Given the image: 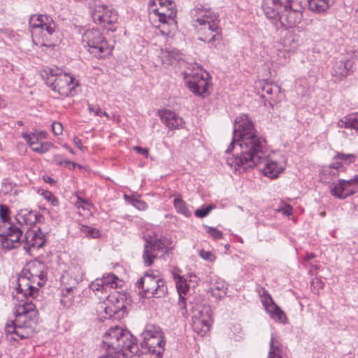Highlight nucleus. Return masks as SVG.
Returning a JSON list of instances; mask_svg holds the SVG:
<instances>
[{
	"instance_id": "f704fd0d",
	"label": "nucleus",
	"mask_w": 358,
	"mask_h": 358,
	"mask_svg": "<svg viewBox=\"0 0 358 358\" xmlns=\"http://www.w3.org/2000/svg\"><path fill=\"white\" fill-rule=\"evenodd\" d=\"M174 206L178 213L185 215V217H188L191 215L185 202L181 199L176 198L174 199Z\"/></svg>"
},
{
	"instance_id": "6e6d98bb",
	"label": "nucleus",
	"mask_w": 358,
	"mask_h": 358,
	"mask_svg": "<svg viewBox=\"0 0 358 358\" xmlns=\"http://www.w3.org/2000/svg\"><path fill=\"white\" fill-rule=\"evenodd\" d=\"M278 210L280 212H282L284 215H289L292 213L293 208L291 206L287 205L284 208H282Z\"/></svg>"
},
{
	"instance_id": "9b49d317",
	"label": "nucleus",
	"mask_w": 358,
	"mask_h": 358,
	"mask_svg": "<svg viewBox=\"0 0 358 358\" xmlns=\"http://www.w3.org/2000/svg\"><path fill=\"white\" fill-rule=\"evenodd\" d=\"M90 15L94 23L106 28L107 24H113L117 20V13L108 6L99 2H94L90 6Z\"/></svg>"
},
{
	"instance_id": "e2e57ef3",
	"label": "nucleus",
	"mask_w": 358,
	"mask_h": 358,
	"mask_svg": "<svg viewBox=\"0 0 358 358\" xmlns=\"http://www.w3.org/2000/svg\"><path fill=\"white\" fill-rule=\"evenodd\" d=\"M104 310H105L106 313L110 315H111L112 313H115L117 312V308L112 309L111 308H109V307H105Z\"/></svg>"
},
{
	"instance_id": "a19ab883",
	"label": "nucleus",
	"mask_w": 358,
	"mask_h": 358,
	"mask_svg": "<svg viewBox=\"0 0 358 358\" xmlns=\"http://www.w3.org/2000/svg\"><path fill=\"white\" fill-rule=\"evenodd\" d=\"M125 199H128L129 203L138 210H145L148 207L145 202L141 201L138 199L128 197L127 195H125Z\"/></svg>"
},
{
	"instance_id": "cd10ccee",
	"label": "nucleus",
	"mask_w": 358,
	"mask_h": 358,
	"mask_svg": "<svg viewBox=\"0 0 358 358\" xmlns=\"http://www.w3.org/2000/svg\"><path fill=\"white\" fill-rule=\"evenodd\" d=\"M267 313H268L271 318L280 323L285 324L287 320L285 313L277 305H272L271 307H269Z\"/></svg>"
},
{
	"instance_id": "f8f14e48",
	"label": "nucleus",
	"mask_w": 358,
	"mask_h": 358,
	"mask_svg": "<svg viewBox=\"0 0 358 358\" xmlns=\"http://www.w3.org/2000/svg\"><path fill=\"white\" fill-rule=\"evenodd\" d=\"M330 192L340 199L358 192V175L350 180H339L336 184L330 186Z\"/></svg>"
},
{
	"instance_id": "8fccbe9b",
	"label": "nucleus",
	"mask_w": 358,
	"mask_h": 358,
	"mask_svg": "<svg viewBox=\"0 0 358 358\" xmlns=\"http://www.w3.org/2000/svg\"><path fill=\"white\" fill-rule=\"evenodd\" d=\"M52 130L55 135L62 134L63 131V126L60 122H55L52 124Z\"/></svg>"
},
{
	"instance_id": "f257e3e1",
	"label": "nucleus",
	"mask_w": 358,
	"mask_h": 358,
	"mask_svg": "<svg viewBox=\"0 0 358 358\" xmlns=\"http://www.w3.org/2000/svg\"><path fill=\"white\" fill-rule=\"evenodd\" d=\"M226 152H234L233 156L227 158V163L239 173L252 169L268 156L266 139L257 134L247 115L236 119L233 138Z\"/></svg>"
},
{
	"instance_id": "7ed1b4c3",
	"label": "nucleus",
	"mask_w": 358,
	"mask_h": 358,
	"mask_svg": "<svg viewBox=\"0 0 358 358\" xmlns=\"http://www.w3.org/2000/svg\"><path fill=\"white\" fill-rule=\"evenodd\" d=\"M190 16L195 23L194 26L199 34V40L208 43L210 47H217L222 39L218 15L199 4L191 10Z\"/></svg>"
},
{
	"instance_id": "774afa93",
	"label": "nucleus",
	"mask_w": 358,
	"mask_h": 358,
	"mask_svg": "<svg viewBox=\"0 0 358 358\" xmlns=\"http://www.w3.org/2000/svg\"><path fill=\"white\" fill-rule=\"evenodd\" d=\"M101 115H104L108 118L109 117V115L106 112H101Z\"/></svg>"
},
{
	"instance_id": "dca6fc26",
	"label": "nucleus",
	"mask_w": 358,
	"mask_h": 358,
	"mask_svg": "<svg viewBox=\"0 0 358 358\" xmlns=\"http://www.w3.org/2000/svg\"><path fill=\"white\" fill-rule=\"evenodd\" d=\"M169 7H157L156 1H152L148 5V9L150 13L159 17V21L163 24L169 23V21L174 22L176 16L175 3H169Z\"/></svg>"
},
{
	"instance_id": "1a4fd4ad",
	"label": "nucleus",
	"mask_w": 358,
	"mask_h": 358,
	"mask_svg": "<svg viewBox=\"0 0 358 358\" xmlns=\"http://www.w3.org/2000/svg\"><path fill=\"white\" fill-rule=\"evenodd\" d=\"M83 41L87 43L90 53L98 58H102L109 55L112 51V48L107 41L97 29L87 30L83 35Z\"/></svg>"
},
{
	"instance_id": "bb28decb",
	"label": "nucleus",
	"mask_w": 358,
	"mask_h": 358,
	"mask_svg": "<svg viewBox=\"0 0 358 358\" xmlns=\"http://www.w3.org/2000/svg\"><path fill=\"white\" fill-rule=\"evenodd\" d=\"M227 285L226 282L222 280H217L211 286L210 292L213 296L217 298H222L227 294Z\"/></svg>"
},
{
	"instance_id": "c756f323",
	"label": "nucleus",
	"mask_w": 358,
	"mask_h": 358,
	"mask_svg": "<svg viewBox=\"0 0 358 358\" xmlns=\"http://www.w3.org/2000/svg\"><path fill=\"white\" fill-rule=\"evenodd\" d=\"M60 303L66 308H69L73 305V287H66L62 291Z\"/></svg>"
},
{
	"instance_id": "7c9ffc66",
	"label": "nucleus",
	"mask_w": 358,
	"mask_h": 358,
	"mask_svg": "<svg viewBox=\"0 0 358 358\" xmlns=\"http://www.w3.org/2000/svg\"><path fill=\"white\" fill-rule=\"evenodd\" d=\"M282 353L281 345L271 336L268 358H282Z\"/></svg>"
},
{
	"instance_id": "052dcab7",
	"label": "nucleus",
	"mask_w": 358,
	"mask_h": 358,
	"mask_svg": "<svg viewBox=\"0 0 358 358\" xmlns=\"http://www.w3.org/2000/svg\"><path fill=\"white\" fill-rule=\"evenodd\" d=\"M342 166V164L341 162H334L332 163L329 167L331 168V169H338L339 168H341Z\"/></svg>"
},
{
	"instance_id": "a211bd4d",
	"label": "nucleus",
	"mask_w": 358,
	"mask_h": 358,
	"mask_svg": "<svg viewBox=\"0 0 358 358\" xmlns=\"http://www.w3.org/2000/svg\"><path fill=\"white\" fill-rule=\"evenodd\" d=\"M201 315L195 317L192 322V328L199 336H203L210 330L211 315L209 307H203L200 311Z\"/></svg>"
},
{
	"instance_id": "ea45409f",
	"label": "nucleus",
	"mask_w": 358,
	"mask_h": 358,
	"mask_svg": "<svg viewBox=\"0 0 358 358\" xmlns=\"http://www.w3.org/2000/svg\"><path fill=\"white\" fill-rule=\"evenodd\" d=\"M215 206L213 204H210L208 206H202L197 210H196L194 214L197 217L203 218L206 217L210 211L214 209Z\"/></svg>"
},
{
	"instance_id": "4c0bfd02",
	"label": "nucleus",
	"mask_w": 358,
	"mask_h": 358,
	"mask_svg": "<svg viewBox=\"0 0 358 358\" xmlns=\"http://www.w3.org/2000/svg\"><path fill=\"white\" fill-rule=\"evenodd\" d=\"M54 160L57 164L69 168V169H74L76 167L79 166V165L75 162H71L68 159H62V157L60 155L55 156Z\"/></svg>"
},
{
	"instance_id": "5fc2aeb1",
	"label": "nucleus",
	"mask_w": 358,
	"mask_h": 358,
	"mask_svg": "<svg viewBox=\"0 0 358 358\" xmlns=\"http://www.w3.org/2000/svg\"><path fill=\"white\" fill-rule=\"evenodd\" d=\"M88 109L90 111L94 112L96 115L101 116V110L99 106L89 105Z\"/></svg>"
},
{
	"instance_id": "aec40b11",
	"label": "nucleus",
	"mask_w": 358,
	"mask_h": 358,
	"mask_svg": "<svg viewBox=\"0 0 358 358\" xmlns=\"http://www.w3.org/2000/svg\"><path fill=\"white\" fill-rule=\"evenodd\" d=\"M256 164L259 170L266 176L271 178H275L282 171V168L276 162L270 160L268 155L265 157V160Z\"/></svg>"
},
{
	"instance_id": "69168bd1",
	"label": "nucleus",
	"mask_w": 358,
	"mask_h": 358,
	"mask_svg": "<svg viewBox=\"0 0 358 358\" xmlns=\"http://www.w3.org/2000/svg\"><path fill=\"white\" fill-rule=\"evenodd\" d=\"M44 180H45V181L46 182H48V183H51V184H52V183H54V182H55L54 179H53V178H52L51 177H49V176H48V177L45 178H44Z\"/></svg>"
},
{
	"instance_id": "13d9d810",
	"label": "nucleus",
	"mask_w": 358,
	"mask_h": 358,
	"mask_svg": "<svg viewBox=\"0 0 358 358\" xmlns=\"http://www.w3.org/2000/svg\"><path fill=\"white\" fill-rule=\"evenodd\" d=\"M35 133L37 134V136L40 141L45 139L48 136L47 133L45 131H35Z\"/></svg>"
},
{
	"instance_id": "bf43d9fd",
	"label": "nucleus",
	"mask_w": 358,
	"mask_h": 358,
	"mask_svg": "<svg viewBox=\"0 0 358 358\" xmlns=\"http://www.w3.org/2000/svg\"><path fill=\"white\" fill-rule=\"evenodd\" d=\"M73 142L77 148H78L80 150L82 149L83 145L80 139H79L78 137H75L73 139Z\"/></svg>"
},
{
	"instance_id": "2eb2a0df",
	"label": "nucleus",
	"mask_w": 358,
	"mask_h": 358,
	"mask_svg": "<svg viewBox=\"0 0 358 358\" xmlns=\"http://www.w3.org/2000/svg\"><path fill=\"white\" fill-rule=\"evenodd\" d=\"M24 239V249L29 254L32 250L43 247L46 241L45 236L39 227L37 229H29L25 233Z\"/></svg>"
},
{
	"instance_id": "a18cd8bd",
	"label": "nucleus",
	"mask_w": 358,
	"mask_h": 358,
	"mask_svg": "<svg viewBox=\"0 0 358 358\" xmlns=\"http://www.w3.org/2000/svg\"><path fill=\"white\" fill-rule=\"evenodd\" d=\"M208 234L215 240H220L222 238V232L218 230L217 228L207 227Z\"/></svg>"
},
{
	"instance_id": "680f3d73",
	"label": "nucleus",
	"mask_w": 358,
	"mask_h": 358,
	"mask_svg": "<svg viewBox=\"0 0 358 358\" xmlns=\"http://www.w3.org/2000/svg\"><path fill=\"white\" fill-rule=\"evenodd\" d=\"M313 285H315V287H318V288H322V282L321 280L318 279V278H315L313 281Z\"/></svg>"
},
{
	"instance_id": "6e6552de",
	"label": "nucleus",
	"mask_w": 358,
	"mask_h": 358,
	"mask_svg": "<svg viewBox=\"0 0 358 358\" xmlns=\"http://www.w3.org/2000/svg\"><path fill=\"white\" fill-rule=\"evenodd\" d=\"M136 286L143 292L145 297L160 298L167 293L165 281L159 276L146 273L136 282Z\"/></svg>"
},
{
	"instance_id": "393cba45",
	"label": "nucleus",
	"mask_w": 358,
	"mask_h": 358,
	"mask_svg": "<svg viewBox=\"0 0 358 358\" xmlns=\"http://www.w3.org/2000/svg\"><path fill=\"white\" fill-rule=\"evenodd\" d=\"M336 0H308V6L310 10L315 13H323L332 6Z\"/></svg>"
},
{
	"instance_id": "473e14b6",
	"label": "nucleus",
	"mask_w": 358,
	"mask_h": 358,
	"mask_svg": "<svg viewBox=\"0 0 358 358\" xmlns=\"http://www.w3.org/2000/svg\"><path fill=\"white\" fill-rule=\"evenodd\" d=\"M101 280H103V282H104L106 290L108 288H116L118 286L117 282L119 278L114 274L108 273L107 275H103Z\"/></svg>"
},
{
	"instance_id": "f3484780",
	"label": "nucleus",
	"mask_w": 358,
	"mask_h": 358,
	"mask_svg": "<svg viewBox=\"0 0 358 358\" xmlns=\"http://www.w3.org/2000/svg\"><path fill=\"white\" fill-rule=\"evenodd\" d=\"M187 85L190 91L196 95H202L207 92L208 87V80L203 74L196 73L193 74L186 73Z\"/></svg>"
},
{
	"instance_id": "423d86ee",
	"label": "nucleus",
	"mask_w": 358,
	"mask_h": 358,
	"mask_svg": "<svg viewBox=\"0 0 358 358\" xmlns=\"http://www.w3.org/2000/svg\"><path fill=\"white\" fill-rule=\"evenodd\" d=\"M59 70H50V75L45 80L47 85L51 87L52 90L62 96H71L75 94L76 87L78 82L67 73H62Z\"/></svg>"
},
{
	"instance_id": "20e7f679",
	"label": "nucleus",
	"mask_w": 358,
	"mask_h": 358,
	"mask_svg": "<svg viewBox=\"0 0 358 358\" xmlns=\"http://www.w3.org/2000/svg\"><path fill=\"white\" fill-rule=\"evenodd\" d=\"M34 41L42 46L52 47L61 41L60 33L52 17L47 15H33L29 20Z\"/></svg>"
},
{
	"instance_id": "c03bdc74",
	"label": "nucleus",
	"mask_w": 358,
	"mask_h": 358,
	"mask_svg": "<svg viewBox=\"0 0 358 358\" xmlns=\"http://www.w3.org/2000/svg\"><path fill=\"white\" fill-rule=\"evenodd\" d=\"M22 136L27 143L29 145V146L34 145L35 143L40 141L37 134L35 132L31 134H24L22 135Z\"/></svg>"
},
{
	"instance_id": "b1692460",
	"label": "nucleus",
	"mask_w": 358,
	"mask_h": 358,
	"mask_svg": "<svg viewBox=\"0 0 358 358\" xmlns=\"http://www.w3.org/2000/svg\"><path fill=\"white\" fill-rule=\"evenodd\" d=\"M300 36L293 31H287L282 38L283 47L287 51H294L299 45Z\"/></svg>"
},
{
	"instance_id": "9d476101",
	"label": "nucleus",
	"mask_w": 358,
	"mask_h": 358,
	"mask_svg": "<svg viewBox=\"0 0 358 358\" xmlns=\"http://www.w3.org/2000/svg\"><path fill=\"white\" fill-rule=\"evenodd\" d=\"M171 238L168 236L161 237L154 241H147L143 254L145 264L147 266H151L155 258L159 255H164L172 250L173 248Z\"/></svg>"
},
{
	"instance_id": "39448f33",
	"label": "nucleus",
	"mask_w": 358,
	"mask_h": 358,
	"mask_svg": "<svg viewBox=\"0 0 358 358\" xmlns=\"http://www.w3.org/2000/svg\"><path fill=\"white\" fill-rule=\"evenodd\" d=\"M103 343L109 350L115 353L122 352L126 356H132L138 352L137 339L117 326L111 327L104 334Z\"/></svg>"
},
{
	"instance_id": "37998d69",
	"label": "nucleus",
	"mask_w": 358,
	"mask_h": 358,
	"mask_svg": "<svg viewBox=\"0 0 358 358\" xmlns=\"http://www.w3.org/2000/svg\"><path fill=\"white\" fill-rule=\"evenodd\" d=\"M90 287L94 292L101 291L106 292V290L104 287V282H103L101 278H97L94 281H93L90 284Z\"/></svg>"
},
{
	"instance_id": "864d4df0",
	"label": "nucleus",
	"mask_w": 358,
	"mask_h": 358,
	"mask_svg": "<svg viewBox=\"0 0 358 358\" xmlns=\"http://www.w3.org/2000/svg\"><path fill=\"white\" fill-rule=\"evenodd\" d=\"M134 150L136 151L138 153L144 155L145 157H148L149 154V150L148 148H143L139 146L134 147Z\"/></svg>"
},
{
	"instance_id": "603ef678",
	"label": "nucleus",
	"mask_w": 358,
	"mask_h": 358,
	"mask_svg": "<svg viewBox=\"0 0 358 358\" xmlns=\"http://www.w3.org/2000/svg\"><path fill=\"white\" fill-rule=\"evenodd\" d=\"M76 206L78 208H83L85 210V209L87 208V206H90V203L89 202V201L84 200V199H81L80 197L78 196V201L76 203Z\"/></svg>"
},
{
	"instance_id": "338daca9",
	"label": "nucleus",
	"mask_w": 358,
	"mask_h": 358,
	"mask_svg": "<svg viewBox=\"0 0 358 358\" xmlns=\"http://www.w3.org/2000/svg\"><path fill=\"white\" fill-rule=\"evenodd\" d=\"M64 147H65V148H66V149H67V150H68L71 153H72V154H73V153H74V152H73V149H72L71 148H70L69 146H68V145H64Z\"/></svg>"
},
{
	"instance_id": "5701e85b",
	"label": "nucleus",
	"mask_w": 358,
	"mask_h": 358,
	"mask_svg": "<svg viewBox=\"0 0 358 358\" xmlns=\"http://www.w3.org/2000/svg\"><path fill=\"white\" fill-rule=\"evenodd\" d=\"M160 117L162 122L170 129H177L182 127L184 121L174 112L164 110L161 112Z\"/></svg>"
},
{
	"instance_id": "4be33fe9",
	"label": "nucleus",
	"mask_w": 358,
	"mask_h": 358,
	"mask_svg": "<svg viewBox=\"0 0 358 358\" xmlns=\"http://www.w3.org/2000/svg\"><path fill=\"white\" fill-rule=\"evenodd\" d=\"M27 296V301L22 303H19L16 308L15 315L17 317L20 318L24 317L26 319H34L37 314L36 310V305L32 303L31 301H29Z\"/></svg>"
},
{
	"instance_id": "e433bc0d",
	"label": "nucleus",
	"mask_w": 358,
	"mask_h": 358,
	"mask_svg": "<svg viewBox=\"0 0 358 358\" xmlns=\"http://www.w3.org/2000/svg\"><path fill=\"white\" fill-rule=\"evenodd\" d=\"M52 146V144L48 142H41L38 141L37 143H35L34 145H31V148L36 152L43 154L45 152H47L50 147Z\"/></svg>"
},
{
	"instance_id": "79ce46f5",
	"label": "nucleus",
	"mask_w": 358,
	"mask_h": 358,
	"mask_svg": "<svg viewBox=\"0 0 358 358\" xmlns=\"http://www.w3.org/2000/svg\"><path fill=\"white\" fill-rule=\"evenodd\" d=\"M262 91L268 95L272 94L273 93L280 94V88L277 85H273L271 84L266 83L263 86Z\"/></svg>"
},
{
	"instance_id": "412c9836",
	"label": "nucleus",
	"mask_w": 358,
	"mask_h": 358,
	"mask_svg": "<svg viewBox=\"0 0 358 358\" xmlns=\"http://www.w3.org/2000/svg\"><path fill=\"white\" fill-rule=\"evenodd\" d=\"M17 294H22V296L27 298L34 297L38 292V289L29 282V277L26 275H20L18 278L17 287L16 288Z\"/></svg>"
},
{
	"instance_id": "3c124183",
	"label": "nucleus",
	"mask_w": 358,
	"mask_h": 358,
	"mask_svg": "<svg viewBox=\"0 0 358 358\" xmlns=\"http://www.w3.org/2000/svg\"><path fill=\"white\" fill-rule=\"evenodd\" d=\"M262 303L266 311L269 307H271L272 305H276L268 294H266V296L263 299Z\"/></svg>"
},
{
	"instance_id": "0eeeda50",
	"label": "nucleus",
	"mask_w": 358,
	"mask_h": 358,
	"mask_svg": "<svg viewBox=\"0 0 358 358\" xmlns=\"http://www.w3.org/2000/svg\"><path fill=\"white\" fill-rule=\"evenodd\" d=\"M154 327H147L142 333L143 342L141 343L142 352L150 355L149 358H162L164 352L165 341L162 334Z\"/></svg>"
},
{
	"instance_id": "f03ea898",
	"label": "nucleus",
	"mask_w": 358,
	"mask_h": 358,
	"mask_svg": "<svg viewBox=\"0 0 358 358\" xmlns=\"http://www.w3.org/2000/svg\"><path fill=\"white\" fill-rule=\"evenodd\" d=\"M262 9L266 17L288 29L300 23L304 8L300 0H263Z\"/></svg>"
},
{
	"instance_id": "58836bf2",
	"label": "nucleus",
	"mask_w": 358,
	"mask_h": 358,
	"mask_svg": "<svg viewBox=\"0 0 358 358\" xmlns=\"http://www.w3.org/2000/svg\"><path fill=\"white\" fill-rule=\"evenodd\" d=\"M335 158L341 159L347 164H350L355 162L357 156L354 154H345L342 152H338Z\"/></svg>"
},
{
	"instance_id": "4468645a",
	"label": "nucleus",
	"mask_w": 358,
	"mask_h": 358,
	"mask_svg": "<svg viewBox=\"0 0 358 358\" xmlns=\"http://www.w3.org/2000/svg\"><path fill=\"white\" fill-rule=\"evenodd\" d=\"M22 231L17 227L11 224L2 229L0 227V244L3 248L11 250L20 244Z\"/></svg>"
},
{
	"instance_id": "ddd939ff",
	"label": "nucleus",
	"mask_w": 358,
	"mask_h": 358,
	"mask_svg": "<svg viewBox=\"0 0 358 358\" xmlns=\"http://www.w3.org/2000/svg\"><path fill=\"white\" fill-rule=\"evenodd\" d=\"M355 59L352 55H343L335 60L331 76L334 82H339L345 78L351 72Z\"/></svg>"
},
{
	"instance_id": "c85d7f7f",
	"label": "nucleus",
	"mask_w": 358,
	"mask_h": 358,
	"mask_svg": "<svg viewBox=\"0 0 358 358\" xmlns=\"http://www.w3.org/2000/svg\"><path fill=\"white\" fill-rule=\"evenodd\" d=\"M18 322H20V318L16 317L15 321H10L6 324L5 327V331L7 334H15L20 339H23L27 337V334H20V329H18Z\"/></svg>"
},
{
	"instance_id": "72a5a7b5",
	"label": "nucleus",
	"mask_w": 358,
	"mask_h": 358,
	"mask_svg": "<svg viewBox=\"0 0 358 358\" xmlns=\"http://www.w3.org/2000/svg\"><path fill=\"white\" fill-rule=\"evenodd\" d=\"M174 279L176 280L178 294L180 296V298H182V296L186 294V292L189 289V287L186 282L185 279H184L182 277L179 275L176 276V275L174 274Z\"/></svg>"
},
{
	"instance_id": "2f4dec72",
	"label": "nucleus",
	"mask_w": 358,
	"mask_h": 358,
	"mask_svg": "<svg viewBox=\"0 0 358 358\" xmlns=\"http://www.w3.org/2000/svg\"><path fill=\"white\" fill-rule=\"evenodd\" d=\"M9 208L8 206L3 204H0V223L1 227L4 228L11 225L12 224L10 222V215H9Z\"/></svg>"
},
{
	"instance_id": "6ab92c4d",
	"label": "nucleus",
	"mask_w": 358,
	"mask_h": 358,
	"mask_svg": "<svg viewBox=\"0 0 358 358\" xmlns=\"http://www.w3.org/2000/svg\"><path fill=\"white\" fill-rule=\"evenodd\" d=\"M16 220L21 225L31 227L36 223H42L45 220L44 216L36 211L22 209L16 215Z\"/></svg>"
},
{
	"instance_id": "4d7b16f0",
	"label": "nucleus",
	"mask_w": 358,
	"mask_h": 358,
	"mask_svg": "<svg viewBox=\"0 0 358 358\" xmlns=\"http://www.w3.org/2000/svg\"><path fill=\"white\" fill-rule=\"evenodd\" d=\"M185 300L186 299L182 296V298H180V296H179V301H178V306H180V308L181 309H183L185 311H182V315H185V313H186V302H185Z\"/></svg>"
},
{
	"instance_id": "de8ad7c7",
	"label": "nucleus",
	"mask_w": 358,
	"mask_h": 358,
	"mask_svg": "<svg viewBox=\"0 0 358 358\" xmlns=\"http://www.w3.org/2000/svg\"><path fill=\"white\" fill-rule=\"evenodd\" d=\"M43 196L46 200L50 201L53 206H57L58 204L57 199L50 191L46 190L43 192Z\"/></svg>"
},
{
	"instance_id": "09e8293b",
	"label": "nucleus",
	"mask_w": 358,
	"mask_h": 358,
	"mask_svg": "<svg viewBox=\"0 0 358 358\" xmlns=\"http://www.w3.org/2000/svg\"><path fill=\"white\" fill-rule=\"evenodd\" d=\"M199 254L201 258L210 262H213L215 259V255L213 254V252L210 251L201 250Z\"/></svg>"
},
{
	"instance_id": "a878e982",
	"label": "nucleus",
	"mask_w": 358,
	"mask_h": 358,
	"mask_svg": "<svg viewBox=\"0 0 358 358\" xmlns=\"http://www.w3.org/2000/svg\"><path fill=\"white\" fill-rule=\"evenodd\" d=\"M338 127L354 129L358 135V113H352L345 116L338 121Z\"/></svg>"
},
{
	"instance_id": "49530a36",
	"label": "nucleus",
	"mask_w": 358,
	"mask_h": 358,
	"mask_svg": "<svg viewBox=\"0 0 358 358\" xmlns=\"http://www.w3.org/2000/svg\"><path fill=\"white\" fill-rule=\"evenodd\" d=\"M166 57L171 62L172 59L178 61L181 59L180 54L178 50L176 49H167L166 50Z\"/></svg>"
},
{
	"instance_id": "c9c22d12",
	"label": "nucleus",
	"mask_w": 358,
	"mask_h": 358,
	"mask_svg": "<svg viewBox=\"0 0 358 358\" xmlns=\"http://www.w3.org/2000/svg\"><path fill=\"white\" fill-rule=\"evenodd\" d=\"M80 231L83 234L89 238H96L100 236L99 229L87 225H81Z\"/></svg>"
},
{
	"instance_id": "0e129e2a",
	"label": "nucleus",
	"mask_w": 358,
	"mask_h": 358,
	"mask_svg": "<svg viewBox=\"0 0 358 358\" xmlns=\"http://www.w3.org/2000/svg\"><path fill=\"white\" fill-rule=\"evenodd\" d=\"M315 257V255L314 253H308L306 256V259L307 261H309L311 259H313Z\"/></svg>"
}]
</instances>
